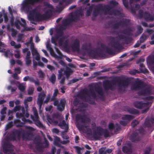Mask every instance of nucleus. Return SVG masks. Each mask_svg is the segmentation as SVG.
<instances>
[{
    "label": "nucleus",
    "mask_w": 154,
    "mask_h": 154,
    "mask_svg": "<svg viewBox=\"0 0 154 154\" xmlns=\"http://www.w3.org/2000/svg\"><path fill=\"white\" fill-rule=\"evenodd\" d=\"M154 90L151 85L145 83V113L149 109L153 101L154 97L151 95L153 94Z\"/></svg>",
    "instance_id": "obj_1"
},
{
    "label": "nucleus",
    "mask_w": 154,
    "mask_h": 154,
    "mask_svg": "<svg viewBox=\"0 0 154 154\" xmlns=\"http://www.w3.org/2000/svg\"><path fill=\"white\" fill-rule=\"evenodd\" d=\"M82 93V96L81 97L82 99L85 101H88L89 97H94L96 96V95L97 94L101 95L103 94V93L101 89L99 88L90 90L89 91H88L86 89H85Z\"/></svg>",
    "instance_id": "obj_2"
},
{
    "label": "nucleus",
    "mask_w": 154,
    "mask_h": 154,
    "mask_svg": "<svg viewBox=\"0 0 154 154\" xmlns=\"http://www.w3.org/2000/svg\"><path fill=\"white\" fill-rule=\"evenodd\" d=\"M76 119L77 120L81 119L82 122L84 123L81 128V130L85 133L90 134L91 133V130L88 128V123L90 121V119L89 117L86 116H81L79 115H77L76 116Z\"/></svg>",
    "instance_id": "obj_3"
},
{
    "label": "nucleus",
    "mask_w": 154,
    "mask_h": 154,
    "mask_svg": "<svg viewBox=\"0 0 154 154\" xmlns=\"http://www.w3.org/2000/svg\"><path fill=\"white\" fill-rule=\"evenodd\" d=\"M93 133L92 137L94 139L97 140L100 137L103 135L105 137H108L109 136V132L107 130H104L100 127L96 128V125L94 124L93 125Z\"/></svg>",
    "instance_id": "obj_4"
},
{
    "label": "nucleus",
    "mask_w": 154,
    "mask_h": 154,
    "mask_svg": "<svg viewBox=\"0 0 154 154\" xmlns=\"http://www.w3.org/2000/svg\"><path fill=\"white\" fill-rule=\"evenodd\" d=\"M28 17L31 23L34 24H36V21L44 20L43 15H41L35 10H33L30 12Z\"/></svg>",
    "instance_id": "obj_5"
},
{
    "label": "nucleus",
    "mask_w": 154,
    "mask_h": 154,
    "mask_svg": "<svg viewBox=\"0 0 154 154\" xmlns=\"http://www.w3.org/2000/svg\"><path fill=\"white\" fill-rule=\"evenodd\" d=\"M43 0H24L22 4V9L28 12L32 9V5L36 3L41 2Z\"/></svg>",
    "instance_id": "obj_6"
},
{
    "label": "nucleus",
    "mask_w": 154,
    "mask_h": 154,
    "mask_svg": "<svg viewBox=\"0 0 154 154\" xmlns=\"http://www.w3.org/2000/svg\"><path fill=\"white\" fill-rule=\"evenodd\" d=\"M82 49L86 50L87 52L89 55L93 57H95L99 55L100 54V53L99 51V50H92L91 45L90 44L83 45L82 46Z\"/></svg>",
    "instance_id": "obj_7"
},
{
    "label": "nucleus",
    "mask_w": 154,
    "mask_h": 154,
    "mask_svg": "<svg viewBox=\"0 0 154 154\" xmlns=\"http://www.w3.org/2000/svg\"><path fill=\"white\" fill-rule=\"evenodd\" d=\"M130 39H119V40L112 42V46L114 48L120 50L123 48V46L125 43L128 44L129 42H128V40Z\"/></svg>",
    "instance_id": "obj_8"
},
{
    "label": "nucleus",
    "mask_w": 154,
    "mask_h": 154,
    "mask_svg": "<svg viewBox=\"0 0 154 154\" xmlns=\"http://www.w3.org/2000/svg\"><path fill=\"white\" fill-rule=\"evenodd\" d=\"M33 111V116H31V118L35 122V124L38 127L40 128H43L44 126L41 122L39 121V117L36 108L35 107L32 108Z\"/></svg>",
    "instance_id": "obj_9"
},
{
    "label": "nucleus",
    "mask_w": 154,
    "mask_h": 154,
    "mask_svg": "<svg viewBox=\"0 0 154 154\" xmlns=\"http://www.w3.org/2000/svg\"><path fill=\"white\" fill-rule=\"evenodd\" d=\"M143 84L140 81H138L132 85L131 89L133 90H137L139 91L138 94L140 95H143L144 93Z\"/></svg>",
    "instance_id": "obj_10"
},
{
    "label": "nucleus",
    "mask_w": 154,
    "mask_h": 154,
    "mask_svg": "<svg viewBox=\"0 0 154 154\" xmlns=\"http://www.w3.org/2000/svg\"><path fill=\"white\" fill-rule=\"evenodd\" d=\"M45 93L44 91L39 93L37 100V104L39 106L40 113L41 112V108L43 102L44 98L45 97Z\"/></svg>",
    "instance_id": "obj_11"
},
{
    "label": "nucleus",
    "mask_w": 154,
    "mask_h": 154,
    "mask_svg": "<svg viewBox=\"0 0 154 154\" xmlns=\"http://www.w3.org/2000/svg\"><path fill=\"white\" fill-rule=\"evenodd\" d=\"M104 11H106L104 6L101 4H99L97 6L96 8L93 11L92 15L93 17H96L100 12Z\"/></svg>",
    "instance_id": "obj_12"
},
{
    "label": "nucleus",
    "mask_w": 154,
    "mask_h": 154,
    "mask_svg": "<svg viewBox=\"0 0 154 154\" xmlns=\"http://www.w3.org/2000/svg\"><path fill=\"white\" fill-rule=\"evenodd\" d=\"M133 117L131 115H125L122 118L123 121L120 122V124L122 125H125L128 122L132 119Z\"/></svg>",
    "instance_id": "obj_13"
},
{
    "label": "nucleus",
    "mask_w": 154,
    "mask_h": 154,
    "mask_svg": "<svg viewBox=\"0 0 154 154\" xmlns=\"http://www.w3.org/2000/svg\"><path fill=\"white\" fill-rule=\"evenodd\" d=\"M24 112H23V113H19L17 112L16 114L17 117L19 118H22V121L24 122L25 123L28 122L29 123H32V122L31 120H26L24 118L25 116L26 118L28 117L29 116V114L28 113H26V114L24 115Z\"/></svg>",
    "instance_id": "obj_14"
},
{
    "label": "nucleus",
    "mask_w": 154,
    "mask_h": 154,
    "mask_svg": "<svg viewBox=\"0 0 154 154\" xmlns=\"http://www.w3.org/2000/svg\"><path fill=\"white\" fill-rule=\"evenodd\" d=\"M109 3L111 5V6L105 5L104 6L105 8V11H109L113 8L117 6L119 4V3L115 0H112L110 1Z\"/></svg>",
    "instance_id": "obj_15"
},
{
    "label": "nucleus",
    "mask_w": 154,
    "mask_h": 154,
    "mask_svg": "<svg viewBox=\"0 0 154 154\" xmlns=\"http://www.w3.org/2000/svg\"><path fill=\"white\" fill-rule=\"evenodd\" d=\"M71 47L73 51L78 52L79 51V41L75 40L72 44Z\"/></svg>",
    "instance_id": "obj_16"
},
{
    "label": "nucleus",
    "mask_w": 154,
    "mask_h": 154,
    "mask_svg": "<svg viewBox=\"0 0 154 154\" xmlns=\"http://www.w3.org/2000/svg\"><path fill=\"white\" fill-rule=\"evenodd\" d=\"M116 86V84L114 83H111L109 82L106 81L104 83V87L106 89H114Z\"/></svg>",
    "instance_id": "obj_17"
},
{
    "label": "nucleus",
    "mask_w": 154,
    "mask_h": 154,
    "mask_svg": "<svg viewBox=\"0 0 154 154\" xmlns=\"http://www.w3.org/2000/svg\"><path fill=\"white\" fill-rule=\"evenodd\" d=\"M30 51H28L25 58V62L27 66H30L32 64V60Z\"/></svg>",
    "instance_id": "obj_18"
},
{
    "label": "nucleus",
    "mask_w": 154,
    "mask_h": 154,
    "mask_svg": "<svg viewBox=\"0 0 154 154\" xmlns=\"http://www.w3.org/2000/svg\"><path fill=\"white\" fill-rule=\"evenodd\" d=\"M154 124V119L152 117L147 118L145 121V127H150L152 126Z\"/></svg>",
    "instance_id": "obj_19"
},
{
    "label": "nucleus",
    "mask_w": 154,
    "mask_h": 154,
    "mask_svg": "<svg viewBox=\"0 0 154 154\" xmlns=\"http://www.w3.org/2000/svg\"><path fill=\"white\" fill-rule=\"evenodd\" d=\"M129 82L127 80H121L118 82V85L120 89L127 86Z\"/></svg>",
    "instance_id": "obj_20"
},
{
    "label": "nucleus",
    "mask_w": 154,
    "mask_h": 154,
    "mask_svg": "<svg viewBox=\"0 0 154 154\" xmlns=\"http://www.w3.org/2000/svg\"><path fill=\"white\" fill-rule=\"evenodd\" d=\"M109 129L111 131H113L116 132L120 129V127L118 124L114 125L112 123H111L109 125Z\"/></svg>",
    "instance_id": "obj_21"
},
{
    "label": "nucleus",
    "mask_w": 154,
    "mask_h": 154,
    "mask_svg": "<svg viewBox=\"0 0 154 154\" xmlns=\"http://www.w3.org/2000/svg\"><path fill=\"white\" fill-rule=\"evenodd\" d=\"M8 9L9 13L11 16V17L10 20V23L11 26H13L14 25V17L13 15V13H15V11L14 10H12L10 6L8 7Z\"/></svg>",
    "instance_id": "obj_22"
},
{
    "label": "nucleus",
    "mask_w": 154,
    "mask_h": 154,
    "mask_svg": "<svg viewBox=\"0 0 154 154\" xmlns=\"http://www.w3.org/2000/svg\"><path fill=\"white\" fill-rule=\"evenodd\" d=\"M32 53L33 58L36 60L38 61L40 60V56L36 49H33Z\"/></svg>",
    "instance_id": "obj_23"
},
{
    "label": "nucleus",
    "mask_w": 154,
    "mask_h": 154,
    "mask_svg": "<svg viewBox=\"0 0 154 154\" xmlns=\"http://www.w3.org/2000/svg\"><path fill=\"white\" fill-rule=\"evenodd\" d=\"M121 33L123 34L130 35L132 34V30L130 27H128L121 31Z\"/></svg>",
    "instance_id": "obj_24"
},
{
    "label": "nucleus",
    "mask_w": 154,
    "mask_h": 154,
    "mask_svg": "<svg viewBox=\"0 0 154 154\" xmlns=\"http://www.w3.org/2000/svg\"><path fill=\"white\" fill-rule=\"evenodd\" d=\"M119 22L122 27L127 26L130 24V20L127 19H123Z\"/></svg>",
    "instance_id": "obj_25"
},
{
    "label": "nucleus",
    "mask_w": 154,
    "mask_h": 154,
    "mask_svg": "<svg viewBox=\"0 0 154 154\" xmlns=\"http://www.w3.org/2000/svg\"><path fill=\"white\" fill-rule=\"evenodd\" d=\"M57 52L59 54L58 56L56 55L54 52L53 51L52 49L50 51L51 55L53 57L56 58L61 59L63 55L61 54V52L58 49H56Z\"/></svg>",
    "instance_id": "obj_26"
},
{
    "label": "nucleus",
    "mask_w": 154,
    "mask_h": 154,
    "mask_svg": "<svg viewBox=\"0 0 154 154\" xmlns=\"http://www.w3.org/2000/svg\"><path fill=\"white\" fill-rule=\"evenodd\" d=\"M20 136V133L18 131H16L11 135L9 139L10 140H14L16 137H19Z\"/></svg>",
    "instance_id": "obj_27"
},
{
    "label": "nucleus",
    "mask_w": 154,
    "mask_h": 154,
    "mask_svg": "<svg viewBox=\"0 0 154 154\" xmlns=\"http://www.w3.org/2000/svg\"><path fill=\"white\" fill-rule=\"evenodd\" d=\"M63 31H61L57 29H56V34L55 35V38L52 37L51 38H59L63 37Z\"/></svg>",
    "instance_id": "obj_28"
},
{
    "label": "nucleus",
    "mask_w": 154,
    "mask_h": 154,
    "mask_svg": "<svg viewBox=\"0 0 154 154\" xmlns=\"http://www.w3.org/2000/svg\"><path fill=\"white\" fill-rule=\"evenodd\" d=\"M52 15V11L51 10L49 9L47 11L45 14H43L44 20L48 19L51 17Z\"/></svg>",
    "instance_id": "obj_29"
},
{
    "label": "nucleus",
    "mask_w": 154,
    "mask_h": 154,
    "mask_svg": "<svg viewBox=\"0 0 154 154\" xmlns=\"http://www.w3.org/2000/svg\"><path fill=\"white\" fill-rule=\"evenodd\" d=\"M66 102V101L65 99L61 100L60 104L57 106L58 109L60 111H62L64 109Z\"/></svg>",
    "instance_id": "obj_30"
},
{
    "label": "nucleus",
    "mask_w": 154,
    "mask_h": 154,
    "mask_svg": "<svg viewBox=\"0 0 154 154\" xmlns=\"http://www.w3.org/2000/svg\"><path fill=\"white\" fill-rule=\"evenodd\" d=\"M58 125L61 128H64L65 130V131L67 132V130L68 128V125L66 124L64 121L63 120L60 121L58 124Z\"/></svg>",
    "instance_id": "obj_31"
},
{
    "label": "nucleus",
    "mask_w": 154,
    "mask_h": 154,
    "mask_svg": "<svg viewBox=\"0 0 154 154\" xmlns=\"http://www.w3.org/2000/svg\"><path fill=\"white\" fill-rule=\"evenodd\" d=\"M69 20L71 23L72 22L75 21L79 19V16L76 14L75 15H72V13H71V15L69 18H68Z\"/></svg>",
    "instance_id": "obj_32"
},
{
    "label": "nucleus",
    "mask_w": 154,
    "mask_h": 154,
    "mask_svg": "<svg viewBox=\"0 0 154 154\" xmlns=\"http://www.w3.org/2000/svg\"><path fill=\"white\" fill-rule=\"evenodd\" d=\"M61 142L60 138L58 137H56L54 140V145L58 146L63 147V146H61Z\"/></svg>",
    "instance_id": "obj_33"
},
{
    "label": "nucleus",
    "mask_w": 154,
    "mask_h": 154,
    "mask_svg": "<svg viewBox=\"0 0 154 154\" xmlns=\"http://www.w3.org/2000/svg\"><path fill=\"white\" fill-rule=\"evenodd\" d=\"M71 23L68 18L63 20L62 21V24L66 28Z\"/></svg>",
    "instance_id": "obj_34"
},
{
    "label": "nucleus",
    "mask_w": 154,
    "mask_h": 154,
    "mask_svg": "<svg viewBox=\"0 0 154 154\" xmlns=\"http://www.w3.org/2000/svg\"><path fill=\"white\" fill-rule=\"evenodd\" d=\"M123 151L125 153H128L131 151V146L129 145L124 146L122 148Z\"/></svg>",
    "instance_id": "obj_35"
},
{
    "label": "nucleus",
    "mask_w": 154,
    "mask_h": 154,
    "mask_svg": "<svg viewBox=\"0 0 154 154\" xmlns=\"http://www.w3.org/2000/svg\"><path fill=\"white\" fill-rule=\"evenodd\" d=\"M144 105V103L141 101L137 102L135 103V107L138 109H141Z\"/></svg>",
    "instance_id": "obj_36"
},
{
    "label": "nucleus",
    "mask_w": 154,
    "mask_h": 154,
    "mask_svg": "<svg viewBox=\"0 0 154 154\" xmlns=\"http://www.w3.org/2000/svg\"><path fill=\"white\" fill-rule=\"evenodd\" d=\"M146 12L145 11V20H150L151 21H152L154 20V17L153 15L152 16L149 14L147 16H146Z\"/></svg>",
    "instance_id": "obj_37"
},
{
    "label": "nucleus",
    "mask_w": 154,
    "mask_h": 154,
    "mask_svg": "<svg viewBox=\"0 0 154 154\" xmlns=\"http://www.w3.org/2000/svg\"><path fill=\"white\" fill-rule=\"evenodd\" d=\"M26 85L25 83L19 84L18 86L19 89L22 91H24L26 88Z\"/></svg>",
    "instance_id": "obj_38"
},
{
    "label": "nucleus",
    "mask_w": 154,
    "mask_h": 154,
    "mask_svg": "<svg viewBox=\"0 0 154 154\" xmlns=\"http://www.w3.org/2000/svg\"><path fill=\"white\" fill-rule=\"evenodd\" d=\"M21 110L22 113H23V112H25L24 108L23 107H21L20 106H17L15 107L13 111L14 112H16L17 111H19Z\"/></svg>",
    "instance_id": "obj_39"
},
{
    "label": "nucleus",
    "mask_w": 154,
    "mask_h": 154,
    "mask_svg": "<svg viewBox=\"0 0 154 154\" xmlns=\"http://www.w3.org/2000/svg\"><path fill=\"white\" fill-rule=\"evenodd\" d=\"M56 76L53 73L49 78V80L53 84H54L56 81Z\"/></svg>",
    "instance_id": "obj_40"
},
{
    "label": "nucleus",
    "mask_w": 154,
    "mask_h": 154,
    "mask_svg": "<svg viewBox=\"0 0 154 154\" xmlns=\"http://www.w3.org/2000/svg\"><path fill=\"white\" fill-rule=\"evenodd\" d=\"M109 12V14L111 15L112 14H113L115 15H116L120 14V12L119 11L116 9L113 10L111 11H107Z\"/></svg>",
    "instance_id": "obj_41"
},
{
    "label": "nucleus",
    "mask_w": 154,
    "mask_h": 154,
    "mask_svg": "<svg viewBox=\"0 0 154 154\" xmlns=\"http://www.w3.org/2000/svg\"><path fill=\"white\" fill-rule=\"evenodd\" d=\"M5 56L7 57H8L9 56L11 57H13V54L12 53L11 51L10 50H7L4 53Z\"/></svg>",
    "instance_id": "obj_42"
},
{
    "label": "nucleus",
    "mask_w": 154,
    "mask_h": 154,
    "mask_svg": "<svg viewBox=\"0 0 154 154\" xmlns=\"http://www.w3.org/2000/svg\"><path fill=\"white\" fill-rule=\"evenodd\" d=\"M65 39H59V43L60 45H63L66 47L67 44V42L66 41H64Z\"/></svg>",
    "instance_id": "obj_43"
},
{
    "label": "nucleus",
    "mask_w": 154,
    "mask_h": 154,
    "mask_svg": "<svg viewBox=\"0 0 154 154\" xmlns=\"http://www.w3.org/2000/svg\"><path fill=\"white\" fill-rule=\"evenodd\" d=\"M137 32L136 35H138L140 34L142 32L143 29L140 25L137 26Z\"/></svg>",
    "instance_id": "obj_44"
},
{
    "label": "nucleus",
    "mask_w": 154,
    "mask_h": 154,
    "mask_svg": "<svg viewBox=\"0 0 154 154\" xmlns=\"http://www.w3.org/2000/svg\"><path fill=\"white\" fill-rule=\"evenodd\" d=\"M143 62L144 59H140L139 60L138 62V63L139 64L140 66L141 67V68L140 69V71L142 72L143 71L142 68L143 67Z\"/></svg>",
    "instance_id": "obj_45"
},
{
    "label": "nucleus",
    "mask_w": 154,
    "mask_h": 154,
    "mask_svg": "<svg viewBox=\"0 0 154 154\" xmlns=\"http://www.w3.org/2000/svg\"><path fill=\"white\" fill-rule=\"evenodd\" d=\"M15 53L14 54V56L17 58H20V52L19 50H16L15 51Z\"/></svg>",
    "instance_id": "obj_46"
},
{
    "label": "nucleus",
    "mask_w": 154,
    "mask_h": 154,
    "mask_svg": "<svg viewBox=\"0 0 154 154\" xmlns=\"http://www.w3.org/2000/svg\"><path fill=\"white\" fill-rule=\"evenodd\" d=\"M2 12L4 14L5 22V23H7L8 20L7 13H5V11L4 10H2Z\"/></svg>",
    "instance_id": "obj_47"
},
{
    "label": "nucleus",
    "mask_w": 154,
    "mask_h": 154,
    "mask_svg": "<svg viewBox=\"0 0 154 154\" xmlns=\"http://www.w3.org/2000/svg\"><path fill=\"white\" fill-rule=\"evenodd\" d=\"M121 26V24L120 22L119 21L118 23H114L112 25V27L113 29H117L119 28V26Z\"/></svg>",
    "instance_id": "obj_48"
},
{
    "label": "nucleus",
    "mask_w": 154,
    "mask_h": 154,
    "mask_svg": "<svg viewBox=\"0 0 154 154\" xmlns=\"http://www.w3.org/2000/svg\"><path fill=\"white\" fill-rule=\"evenodd\" d=\"M14 25H15L17 28L20 27V25H22V23L19 20H16L15 22L14 23Z\"/></svg>",
    "instance_id": "obj_49"
},
{
    "label": "nucleus",
    "mask_w": 154,
    "mask_h": 154,
    "mask_svg": "<svg viewBox=\"0 0 154 154\" xmlns=\"http://www.w3.org/2000/svg\"><path fill=\"white\" fill-rule=\"evenodd\" d=\"M17 88L15 87H12L11 85H9L7 87V89L8 90H11V92H13L17 90Z\"/></svg>",
    "instance_id": "obj_50"
},
{
    "label": "nucleus",
    "mask_w": 154,
    "mask_h": 154,
    "mask_svg": "<svg viewBox=\"0 0 154 154\" xmlns=\"http://www.w3.org/2000/svg\"><path fill=\"white\" fill-rule=\"evenodd\" d=\"M106 153V148L105 147H103L100 148L99 151V154H105Z\"/></svg>",
    "instance_id": "obj_51"
},
{
    "label": "nucleus",
    "mask_w": 154,
    "mask_h": 154,
    "mask_svg": "<svg viewBox=\"0 0 154 154\" xmlns=\"http://www.w3.org/2000/svg\"><path fill=\"white\" fill-rule=\"evenodd\" d=\"M11 45L12 46H13L15 48H19L21 47V45L20 44L16 45L15 43L13 41L11 42Z\"/></svg>",
    "instance_id": "obj_52"
},
{
    "label": "nucleus",
    "mask_w": 154,
    "mask_h": 154,
    "mask_svg": "<svg viewBox=\"0 0 154 154\" xmlns=\"http://www.w3.org/2000/svg\"><path fill=\"white\" fill-rule=\"evenodd\" d=\"M30 44L31 45L30 48L31 49V51H32L33 49H36L35 48H34V45L33 43L32 42V40H31L28 43H25V44L26 45H28L29 44Z\"/></svg>",
    "instance_id": "obj_53"
},
{
    "label": "nucleus",
    "mask_w": 154,
    "mask_h": 154,
    "mask_svg": "<svg viewBox=\"0 0 154 154\" xmlns=\"http://www.w3.org/2000/svg\"><path fill=\"white\" fill-rule=\"evenodd\" d=\"M64 8V5H58L57 6L56 9L57 11L58 12L61 11Z\"/></svg>",
    "instance_id": "obj_54"
},
{
    "label": "nucleus",
    "mask_w": 154,
    "mask_h": 154,
    "mask_svg": "<svg viewBox=\"0 0 154 154\" xmlns=\"http://www.w3.org/2000/svg\"><path fill=\"white\" fill-rule=\"evenodd\" d=\"M63 72V70L62 69H60L58 70V72L59 73V74L58 75V79H60L62 76V72Z\"/></svg>",
    "instance_id": "obj_55"
},
{
    "label": "nucleus",
    "mask_w": 154,
    "mask_h": 154,
    "mask_svg": "<svg viewBox=\"0 0 154 154\" xmlns=\"http://www.w3.org/2000/svg\"><path fill=\"white\" fill-rule=\"evenodd\" d=\"M74 148L76 149V152L77 154H82L81 152L80 151L81 149H82V148L77 146L74 147Z\"/></svg>",
    "instance_id": "obj_56"
},
{
    "label": "nucleus",
    "mask_w": 154,
    "mask_h": 154,
    "mask_svg": "<svg viewBox=\"0 0 154 154\" xmlns=\"http://www.w3.org/2000/svg\"><path fill=\"white\" fill-rule=\"evenodd\" d=\"M34 90V89L32 87L29 88L28 90V94L29 95H31L33 93Z\"/></svg>",
    "instance_id": "obj_57"
},
{
    "label": "nucleus",
    "mask_w": 154,
    "mask_h": 154,
    "mask_svg": "<svg viewBox=\"0 0 154 154\" xmlns=\"http://www.w3.org/2000/svg\"><path fill=\"white\" fill-rule=\"evenodd\" d=\"M143 39H141L139 41H138L134 45V48H137L139 47L140 45V44L143 43Z\"/></svg>",
    "instance_id": "obj_58"
},
{
    "label": "nucleus",
    "mask_w": 154,
    "mask_h": 154,
    "mask_svg": "<svg viewBox=\"0 0 154 154\" xmlns=\"http://www.w3.org/2000/svg\"><path fill=\"white\" fill-rule=\"evenodd\" d=\"M11 31L12 32L11 35L13 37H15L17 34V31L14 29H13Z\"/></svg>",
    "instance_id": "obj_59"
},
{
    "label": "nucleus",
    "mask_w": 154,
    "mask_h": 154,
    "mask_svg": "<svg viewBox=\"0 0 154 154\" xmlns=\"http://www.w3.org/2000/svg\"><path fill=\"white\" fill-rule=\"evenodd\" d=\"M66 28L65 26H63L62 24L61 25H60L59 27L57 28L58 29L61 31H63L66 29Z\"/></svg>",
    "instance_id": "obj_60"
},
{
    "label": "nucleus",
    "mask_w": 154,
    "mask_h": 154,
    "mask_svg": "<svg viewBox=\"0 0 154 154\" xmlns=\"http://www.w3.org/2000/svg\"><path fill=\"white\" fill-rule=\"evenodd\" d=\"M123 4L124 6L126 8L128 7V2L127 0H122Z\"/></svg>",
    "instance_id": "obj_61"
},
{
    "label": "nucleus",
    "mask_w": 154,
    "mask_h": 154,
    "mask_svg": "<svg viewBox=\"0 0 154 154\" xmlns=\"http://www.w3.org/2000/svg\"><path fill=\"white\" fill-rule=\"evenodd\" d=\"M138 124V122L136 120H134L132 121L131 124V125L133 127L136 126Z\"/></svg>",
    "instance_id": "obj_62"
},
{
    "label": "nucleus",
    "mask_w": 154,
    "mask_h": 154,
    "mask_svg": "<svg viewBox=\"0 0 154 154\" xmlns=\"http://www.w3.org/2000/svg\"><path fill=\"white\" fill-rule=\"evenodd\" d=\"M46 47L48 50H49L50 51H51L52 49L51 48V45L50 44V42H47L46 44Z\"/></svg>",
    "instance_id": "obj_63"
},
{
    "label": "nucleus",
    "mask_w": 154,
    "mask_h": 154,
    "mask_svg": "<svg viewBox=\"0 0 154 154\" xmlns=\"http://www.w3.org/2000/svg\"><path fill=\"white\" fill-rule=\"evenodd\" d=\"M151 149V148L150 147H147L145 151V154H149Z\"/></svg>",
    "instance_id": "obj_64"
}]
</instances>
